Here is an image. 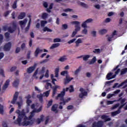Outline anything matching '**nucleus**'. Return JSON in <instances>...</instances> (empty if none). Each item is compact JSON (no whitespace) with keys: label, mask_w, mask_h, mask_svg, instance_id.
I'll use <instances>...</instances> for the list:
<instances>
[{"label":"nucleus","mask_w":127,"mask_h":127,"mask_svg":"<svg viewBox=\"0 0 127 127\" xmlns=\"http://www.w3.org/2000/svg\"><path fill=\"white\" fill-rule=\"evenodd\" d=\"M119 106H120V104L117 103L112 107V110H115V109H117V108H118Z\"/></svg>","instance_id":"nucleus-51"},{"label":"nucleus","mask_w":127,"mask_h":127,"mask_svg":"<svg viewBox=\"0 0 127 127\" xmlns=\"http://www.w3.org/2000/svg\"><path fill=\"white\" fill-rule=\"evenodd\" d=\"M42 50H40L39 48H37L36 51L34 53L35 57H38V54H39L41 52H42Z\"/></svg>","instance_id":"nucleus-18"},{"label":"nucleus","mask_w":127,"mask_h":127,"mask_svg":"<svg viewBox=\"0 0 127 127\" xmlns=\"http://www.w3.org/2000/svg\"><path fill=\"white\" fill-rule=\"evenodd\" d=\"M47 23V21L46 20H42L41 21V26L42 27H44L45 26V24Z\"/></svg>","instance_id":"nucleus-37"},{"label":"nucleus","mask_w":127,"mask_h":127,"mask_svg":"<svg viewBox=\"0 0 127 127\" xmlns=\"http://www.w3.org/2000/svg\"><path fill=\"white\" fill-rule=\"evenodd\" d=\"M114 96H115V94L109 93L107 95V99H111V98H112V97H114Z\"/></svg>","instance_id":"nucleus-49"},{"label":"nucleus","mask_w":127,"mask_h":127,"mask_svg":"<svg viewBox=\"0 0 127 127\" xmlns=\"http://www.w3.org/2000/svg\"><path fill=\"white\" fill-rule=\"evenodd\" d=\"M75 40H76L75 38L69 40L68 42H67V43L68 44H71V43H73Z\"/></svg>","instance_id":"nucleus-54"},{"label":"nucleus","mask_w":127,"mask_h":127,"mask_svg":"<svg viewBox=\"0 0 127 127\" xmlns=\"http://www.w3.org/2000/svg\"><path fill=\"white\" fill-rule=\"evenodd\" d=\"M82 33L83 34H87L88 33V30H87V29H86V28H84V29L83 30H82Z\"/></svg>","instance_id":"nucleus-50"},{"label":"nucleus","mask_w":127,"mask_h":127,"mask_svg":"<svg viewBox=\"0 0 127 127\" xmlns=\"http://www.w3.org/2000/svg\"><path fill=\"white\" fill-rule=\"evenodd\" d=\"M81 71V66H79L78 68H77L76 70L74 71V75H78V73Z\"/></svg>","instance_id":"nucleus-41"},{"label":"nucleus","mask_w":127,"mask_h":127,"mask_svg":"<svg viewBox=\"0 0 127 127\" xmlns=\"http://www.w3.org/2000/svg\"><path fill=\"white\" fill-rule=\"evenodd\" d=\"M112 75H113V73H112V72H110L107 74V75L106 76V78H107V80H111V79H113V78L111 77H112Z\"/></svg>","instance_id":"nucleus-35"},{"label":"nucleus","mask_w":127,"mask_h":127,"mask_svg":"<svg viewBox=\"0 0 127 127\" xmlns=\"http://www.w3.org/2000/svg\"><path fill=\"white\" fill-rule=\"evenodd\" d=\"M31 103H32V101L29 99H27L26 103L27 104V106H30V104H31Z\"/></svg>","instance_id":"nucleus-55"},{"label":"nucleus","mask_w":127,"mask_h":127,"mask_svg":"<svg viewBox=\"0 0 127 127\" xmlns=\"http://www.w3.org/2000/svg\"><path fill=\"white\" fill-rule=\"evenodd\" d=\"M43 31L44 32H46V31H47L48 32H52V30L47 27H45L43 29Z\"/></svg>","instance_id":"nucleus-32"},{"label":"nucleus","mask_w":127,"mask_h":127,"mask_svg":"<svg viewBox=\"0 0 127 127\" xmlns=\"http://www.w3.org/2000/svg\"><path fill=\"white\" fill-rule=\"evenodd\" d=\"M48 17V14L47 13L44 12L42 14V18L43 19H46Z\"/></svg>","instance_id":"nucleus-33"},{"label":"nucleus","mask_w":127,"mask_h":127,"mask_svg":"<svg viewBox=\"0 0 127 127\" xmlns=\"http://www.w3.org/2000/svg\"><path fill=\"white\" fill-rule=\"evenodd\" d=\"M31 23V19H30V20H29V22L28 23V25L25 29V30L26 32H27V31H28V30H29V28L30 27Z\"/></svg>","instance_id":"nucleus-26"},{"label":"nucleus","mask_w":127,"mask_h":127,"mask_svg":"<svg viewBox=\"0 0 127 127\" xmlns=\"http://www.w3.org/2000/svg\"><path fill=\"white\" fill-rule=\"evenodd\" d=\"M71 24L75 25V29L74 31L76 32H78V31H80L81 30V27H80V22L78 21H72L71 22Z\"/></svg>","instance_id":"nucleus-4"},{"label":"nucleus","mask_w":127,"mask_h":127,"mask_svg":"<svg viewBox=\"0 0 127 127\" xmlns=\"http://www.w3.org/2000/svg\"><path fill=\"white\" fill-rule=\"evenodd\" d=\"M74 78L70 77V75L69 74H67L65 75V78L64 79V85H67L68 83H70L72 80H73Z\"/></svg>","instance_id":"nucleus-5"},{"label":"nucleus","mask_w":127,"mask_h":127,"mask_svg":"<svg viewBox=\"0 0 127 127\" xmlns=\"http://www.w3.org/2000/svg\"><path fill=\"white\" fill-rule=\"evenodd\" d=\"M55 77L58 78L59 77V68H56L55 69Z\"/></svg>","instance_id":"nucleus-27"},{"label":"nucleus","mask_w":127,"mask_h":127,"mask_svg":"<svg viewBox=\"0 0 127 127\" xmlns=\"http://www.w3.org/2000/svg\"><path fill=\"white\" fill-rule=\"evenodd\" d=\"M4 35H5V38H9V33L8 32H6L5 34H4Z\"/></svg>","instance_id":"nucleus-63"},{"label":"nucleus","mask_w":127,"mask_h":127,"mask_svg":"<svg viewBox=\"0 0 127 127\" xmlns=\"http://www.w3.org/2000/svg\"><path fill=\"white\" fill-rule=\"evenodd\" d=\"M17 1H18V0H15L12 3V8H13V9H15V8H17Z\"/></svg>","instance_id":"nucleus-23"},{"label":"nucleus","mask_w":127,"mask_h":127,"mask_svg":"<svg viewBox=\"0 0 127 127\" xmlns=\"http://www.w3.org/2000/svg\"><path fill=\"white\" fill-rule=\"evenodd\" d=\"M104 126V123L102 121H99L97 123L94 122L92 124V127H103Z\"/></svg>","instance_id":"nucleus-7"},{"label":"nucleus","mask_w":127,"mask_h":127,"mask_svg":"<svg viewBox=\"0 0 127 127\" xmlns=\"http://www.w3.org/2000/svg\"><path fill=\"white\" fill-rule=\"evenodd\" d=\"M75 43H78L79 44H80V43H82V39H81L80 38L77 39L75 41Z\"/></svg>","instance_id":"nucleus-62"},{"label":"nucleus","mask_w":127,"mask_h":127,"mask_svg":"<svg viewBox=\"0 0 127 127\" xmlns=\"http://www.w3.org/2000/svg\"><path fill=\"white\" fill-rule=\"evenodd\" d=\"M79 4L81 5V6H83V7H85V8H88V5L87 4L82 2H79Z\"/></svg>","instance_id":"nucleus-36"},{"label":"nucleus","mask_w":127,"mask_h":127,"mask_svg":"<svg viewBox=\"0 0 127 127\" xmlns=\"http://www.w3.org/2000/svg\"><path fill=\"white\" fill-rule=\"evenodd\" d=\"M79 91L81 92V93H80L79 95L80 99L83 98L84 96H87V95H88V92H87V91H84L85 90H84V88L82 87L79 89Z\"/></svg>","instance_id":"nucleus-6"},{"label":"nucleus","mask_w":127,"mask_h":127,"mask_svg":"<svg viewBox=\"0 0 127 127\" xmlns=\"http://www.w3.org/2000/svg\"><path fill=\"white\" fill-rule=\"evenodd\" d=\"M3 40V36L2 35L0 34V44L2 43V41Z\"/></svg>","instance_id":"nucleus-56"},{"label":"nucleus","mask_w":127,"mask_h":127,"mask_svg":"<svg viewBox=\"0 0 127 127\" xmlns=\"http://www.w3.org/2000/svg\"><path fill=\"white\" fill-rule=\"evenodd\" d=\"M49 94H50V90H48L46 92H44L43 95H44V96L48 97V96H49Z\"/></svg>","instance_id":"nucleus-45"},{"label":"nucleus","mask_w":127,"mask_h":127,"mask_svg":"<svg viewBox=\"0 0 127 127\" xmlns=\"http://www.w3.org/2000/svg\"><path fill=\"white\" fill-rule=\"evenodd\" d=\"M121 112L120 110H117L116 111L111 112V116H112V117H115V116H117V115H119V114Z\"/></svg>","instance_id":"nucleus-29"},{"label":"nucleus","mask_w":127,"mask_h":127,"mask_svg":"<svg viewBox=\"0 0 127 127\" xmlns=\"http://www.w3.org/2000/svg\"><path fill=\"white\" fill-rule=\"evenodd\" d=\"M82 58H83V61H87L88 59L90 58V55H84V56H83Z\"/></svg>","instance_id":"nucleus-34"},{"label":"nucleus","mask_w":127,"mask_h":127,"mask_svg":"<svg viewBox=\"0 0 127 127\" xmlns=\"http://www.w3.org/2000/svg\"><path fill=\"white\" fill-rule=\"evenodd\" d=\"M100 49H95L93 51V53H100Z\"/></svg>","instance_id":"nucleus-57"},{"label":"nucleus","mask_w":127,"mask_h":127,"mask_svg":"<svg viewBox=\"0 0 127 127\" xmlns=\"http://www.w3.org/2000/svg\"><path fill=\"white\" fill-rule=\"evenodd\" d=\"M38 70H39V68H37L36 70H35V71L34 72V73L33 74L34 77H35V76H36V75H37V73H38Z\"/></svg>","instance_id":"nucleus-61"},{"label":"nucleus","mask_w":127,"mask_h":127,"mask_svg":"<svg viewBox=\"0 0 127 127\" xmlns=\"http://www.w3.org/2000/svg\"><path fill=\"white\" fill-rule=\"evenodd\" d=\"M26 13L24 12L20 13V14L18 16V19H23L25 17Z\"/></svg>","instance_id":"nucleus-19"},{"label":"nucleus","mask_w":127,"mask_h":127,"mask_svg":"<svg viewBox=\"0 0 127 127\" xmlns=\"http://www.w3.org/2000/svg\"><path fill=\"white\" fill-rule=\"evenodd\" d=\"M107 32H108V31L106 29H101L99 31V33L101 35L106 34Z\"/></svg>","instance_id":"nucleus-31"},{"label":"nucleus","mask_w":127,"mask_h":127,"mask_svg":"<svg viewBox=\"0 0 127 127\" xmlns=\"http://www.w3.org/2000/svg\"><path fill=\"white\" fill-rule=\"evenodd\" d=\"M3 106L0 104V115H3Z\"/></svg>","instance_id":"nucleus-39"},{"label":"nucleus","mask_w":127,"mask_h":127,"mask_svg":"<svg viewBox=\"0 0 127 127\" xmlns=\"http://www.w3.org/2000/svg\"><path fill=\"white\" fill-rule=\"evenodd\" d=\"M44 119V115H41L40 118H37L36 120V124L37 125H40L41 122H43Z\"/></svg>","instance_id":"nucleus-16"},{"label":"nucleus","mask_w":127,"mask_h":127,"mask_svg":"<svg viewBox=\"0 0 127 127\" xmlns=\"http://www.w3.org/2000/svg\"><path fill=\"white\" fill-rule=\"evenodd\" d=\"M9 13H10V11H9V10L6 11V12H4L3 16H4V17H6L7 16H8Z\"/></svg>","instance_id":"nucleus-43"},{"label":"nucleus","mask_w":127,"mask_h":127,"mask_svg":"<svg viewBox=\"0 0 127 127\" xmlns=\"http://www.w3.org/2000/svg\"><path fill=\"white\" fill-rule=\"evenodd\" d=\"M44 96V95L41 93L37 95V98H38V99H39V100L41 103H42V102H43V96Z\"/></svg>","instance_id":"nucleus-21"},{"label":"nucleus","mask_w":127,"mask_h":127,"mask_svg":"<svg viewBox=\"0 0 127 127\" xmlns=\"http://www.w3.org/2000/svg\"><path fill=\"white\" fill-rule=\"evenodd\" d=\"M65 74H66V75H68V71L64 70L62 71L61 73V75H62V76H65Z\"/></svg>","instance_id":"nucleus-42"},{"label":"nucleus","mask_w":127,"mask_h":127,"mask_svg":"<svg viewBox=\"0 0 127 127\" xmlns=\"http://www.w3.org/2000/svg\"><path fill=\"white\" fill-rule=\"evenodd\" d=\"M9 82H10L9 79H7V80H6L4 84L2 87V90H3V91H4L5 89L8 87V85H9Z\"/></svg>","instance_id":"nucleus-17"},{"label":"nucleus","mask_w":127,"mask_h":127,"mask_svg":"<svg viewBox=\"0 0 127 127\" xmlns=\"http://www.w3.org/2000/svg\"><path fill=\"white\" fill-rule=\"evenodd\" d=\"M127 72V68H125L121 70V75H124Z\"/></svg>","instance_id":"nucleus-40"},{"label":"nucleus","mask_w":127,"mask_h":127,"mask_svg":"<svg viewBox=\"0 0 127 127\" xmlns=\"http://www.w3.org/2000/svg\"><path fill=\"white\" fill-rule=\"evenodd\" d=\"M21 48L22 50H24V48H25V43H23V44H22V45H21Z\"/></svg>","instance_id":"nucleus-64"},{"label":"nucleus","mask_w":127,"mask_h":127,"mask_svg":"<svg viewBox=\"0 0 127 127\" xmlns=\"http://www.w3.org/2000/svg\"><path fill=\"white\" fill-rule=\"evenodd\" d=\"M61 87L59 85H55V86L53 87V97H54L55 95H56V93H57V89H60Z\"/></svg>","instance_id":"nucleus-14"},{"label":"nucleus","mask_w":127,"mask_h":127,"mask_svg":"<svg viewBox=\"0 0 127 127\" xmlns=\"http://www.w3.org/2000/svg\"><path fill=\"white\" fill-rule=\"evenodd\" d=\"M16 66L12 67L10 69V72H13L14 71H15V70H16Z\"/></svg>","instance_id":"nucleus-59"},{"label":"nucleus","mask_w":127,"mask_h":127,"mask_svg":"<svg viewBox=\"0 0 127 127\" xmlns=\"http://www.w3.org/2000/svg\"><path fill=\"white\" fill-rule=\"evenodd\" d=\"M15 30H16V23H12V28L11 27H8V31L10 33H13Z\"/></svg>","instance_id":"nucleus-8"},{"label":"nucleus","mask_w":127,"mask_h":127,"mask_svg":"<svg viewBox=\"0 0 127 127\" xmlns=\"http://www.w3.org/2000/svg\"><path fill=\"white\" fill-rule=\"evenodd\" d=\"M45 77L46 78H48V77H49V70H47L45 75Z\"/></svg>","instance_id":"nucleus-58"},{"label":"nucleus","mask_w":127,"mask_h":127,"mask_svg":"<svg viewBox=\"0 0 127 127\" xmlns=\"http://www.w3.org/2000/svg\"><path fill=\"white\" fill-rule=\"evenodd\" d=\"M53 103V101L52 100L49 101L48 103L47 108H49L50 107H51V106H52Z\"/></svg>","instance_id":"nucleus-48"},{"label":"nucleus","mask_w":127,"mask_h":127,"mask_svg":"<svg viewBox=\"0 0 127 127\" xmlns=\"http://www.w3.org/2000/svg\"><path fill=\"white\" fill-rule=\"evenodd\" d=\"M119 101H121V105H125V102L127 101V99H126V98L122 99V98H119Z\"/></svg>","instance_id":"nucleus-38"},{"label":"nucleus","mask_w":127,"mask_h":127,"mask_svg":"<svg viewBox=\"0 0 127 127\" xmlns=\"http://www.w3.org/2000/svg\"><path fill=\"white\" fill-rule=\"evenodd\" d=\"M16 114L18 115L17 119L14 122L15 125H18L19 127H28V126H32L33 122H26L24 120L22 111L21 112L19 110L16 111Z\"/></svg>","instance_id":"nucleus-1"},{"label":"nucleus","mask_w":127,"mask_h":127,"mask_svg":"<svg viewBox=\"0 0 127 127\" xmlns=\"http://www.w3.org/2000/svg\"><path fill=\"white\" fill-rule=\"evenodd\" d=\"M60 46V43H54L50 47V49H54V48H57Z\"/></svg>","instance_id":"nucleus-20"},{"label":"nucleus","mask_w":127,"mask_h":127,"mask_svg":"<svg viewBox=\"0 0 127 127\" xmlns=\"http://www.w3.org/2000/svg\"><path fill=\"white\" fill-rule=\"evenodd\" d=\"M18 98V92H16L13 96V98L11 102V104L14 105V104H15V102H16Z\"/></svg>","instance_id":"nucleus-13"},{"label":"nucleus","mask_w":127,"mask_h":127,"mask_svg":"<svg viewBox=\"0 0 127 127\" xmlns=\"http://www.w3.org/2000/svg\"><path fill=\"white\" fill-rule=\"evenodd\" d=\"M11 48V43L8 42L4 45L3 47L4 51H9Z\"/></svg>","instance_id":"nucleus-9"},{"label":"nucleus","mask_w":127,"mask_h":127,"mask_svg":"<svg viewBox=\"0 0 127 127\" xmlns=\"http://www.w3.org/2000/svg\"><path fill=\"white\" fill-rule=\"evenodd\" d=\"M92 21H93L92 19H91V18L88 19L87 20H86V21H85L82 23V24H81L82 27H83V28H87V27H88V26H87V23L92 22Z\"/></svg>","instance_id":"nucleus-11"},{"label":"nucleus","mask_w":127,"mask_h":127,"mask_svg":"<svg viewBox=\"0 0 127 127\" xmlns=\"http://www.w3.org/2000/svg\"><path fill=\"white\" fill-rule=\"evenodd\" d=\"M45 72V67H43L42 68V69L40 71V74H43V73H44Z\"/></svg>","instance_id":"nucleus-60"},{"label":"nucleus","mask_w":127,"mask_h":127,"mask_svg":"<svg viewBox=\"0 0 127 127\" xmlns=\"http://www.w3.org/2000/svg\"><path fill=\"white\" fill-rule=\"evenodd\" d=\"M64 96H65V91H62L60 93H59L56 97V100H59L62 101L60 102V105H65L66 103H68V100L66 99H64Z\"/></svg>","instance_id":"nucleus-2"},{"label":"nucleus","mask_w":127,"mask_h":127,"mask_svg":"<svg viewBox=\"0 0 127 127\" xmlns=\"http://www.w3.org/2000/svg\"><path fill=\"white\" fill-rule=\"evenodd\" d=\"M96 61V57H94L91 61H90V62L89 63V64H94V63H95Z\"/></svg>","instance_id":"nucleus-44"},{"label":"nucleus","mask_w":127,"mask_h":127,"mask_svg":"<svg viewBox=\"0 0 127 127\" xmlns=\"http://www.w3.org/2000/svg\"><path fill=\"white\" fill-rule=\"evenodd\" d=\"M0 75H1V76H2V77H4V71L3 69H0Z\"/></svg>","instance_id":"nucleus-52"},{"label":"nucleus","mask_w":127,"mask_h":127,"mask_svg":"<svg viewBox=\"0 0 127 127\" xmlns=\"http://www.w3.org/2000/svg\"><path fill=\"white\" fill-rule=\"evenodd\" d=\"M42 110V106L40 107L38 109H34L31 113L30 115L33 116V117H34V113H39L41 112Z\"/></svg>","instance_id":"nucleus-15"},{"label":"nucleus","mask_w":127,"mask_h":127,"mask_svg":"<svg viewBox=\"0 0 127 127\" xmlns=\"http://www.w3.org/2000/svg\"><path fill=\"white\" fill-rule=\"evenodd\" d=\"M127 104V103H125L124 104H121V105L119 107L118 111H120V113H121V109H123V108H124V107H125V106H126V105Z\"/></svg>","instance_id":"nucleus-47"},{"label":"nucleus","mask_w":127,"mask_h":127,"mask_svg":"<svg viewBox=\"0 0 127 127\" xmlns=\"http://www.w3.org/2000/svg\"><path fill=\"white\" fill-rule=\"evenodd\" d=\"M19 84V79H17L13 82L12 85L15 88H17V87H18Z\"/></svg>","instance_id":"nucleus-22"},{"label":"nucleus","mask_w":127,"mask_h":127,"mask_svg":"<svg viewBox=\"0 0 127 127\" xmlns=\"http://www.w3.org/2000/svg\"><path fill=\"white\" fill-rule=\"evenodd\" d=\"M63 91H64V94H65V92H68V91H69V93H73L74 92V87L73 85H70L69 87L64 88Z\"/></svg>","instance_id":"nucleus-10"},{"label":"nucleus","mask_w":127,"mask_h":127,"mask_svg":"<svg viewBox=\"0 0 127 127\" xmlns=\"http://www.w3.org/2000/svg\"><path fill=\"white\" fill-rule=\"evenodd\" d=\"M27 22V19H25L23 20L20 21H19V24L22 26V25H25V24H26V23Z\"/></svg>","instance_id":"nucleus-28"},{"label":"nucleus","mask_w":127,"mask_h":127,"mask_svg":"<svg viewBox=\"0 0 127 127\" xmlns=\"http://www.w3.org/2000/svg\"><path fill=\"white\" fill-rule=\"evenodd\" d=\"M36 66H37V64H35L33 66H30L27 68V72L29 73V74L32 73V72L35 70Z\"/></svg>","instance_id":"nucleus-12"},{"label":"nucleus","mask_w":127,"mask_h":127,"mask_svg":"<svg viewBox=\"0 0 127 127\" xmlns=\"http://www.w3.org/2000/svg\"><path fill=\"white\" fill-rule=\"evenodd\" d=\"M54 42L55 43L56 42H61V39L60 38H55L54 39Z\"/></svg>","instance_id":"nucleus-53"},{"label":"nucleus","mask_w":127,"mask_h":127,"mask_svg":"<svg viewBox=\"0 0 127 127\" xmlns=\"http://www.w3.org/2000/svg\"><path fill=\"white\" fill-rule=\"evenodd\" d=\"M124 84H125V82H124L121 83L119 85L118 83H116L114 84V86H113V88L114 89H115V88H116V87H117V88H120V87H122V86H124ZM118 85H119V86H118Z\"/></svg>","instance_id":"nucleus-24"},{"label":"nucleus","mask_w":127,"mask_h":127,"mask_svg":"<svg viewBox=\"0 0 127 127\" xmlns=\"http://www.w3.org/2000/svg\"><path fill=\"white\" fill-rule=\"evenodd\" d=\"M22 113L23 114V117H24V121L26 122H32L33 125L34 124V121L32 120V118H33V115H30L28 117L26 116V113L24 112V109L22 110Z\"/></svg>","instance_id":"nucleus-3"},{"label":"nucleus","mask_w":127,"mask_h":127,"mask_svg":"<svg viewBox=\"0 0 127 127\" xmlns=\"http://www.w3.org/2000/svg\"><path fill=\"white\" fill-rule=\"evenodd\" d=\"M66 60H67L66 56H64L59 59V61H60V62H64V61H66Z\"/></svg>","instance_id":"nucleus-30"},{"label":"nucleus","mask_w":127,"mask_h":127,"mask_svg":"<svg viewBox=\"0 0 127 127\" xmlns=\"http://www.w3.org/2000/svg\"><path fill=\"white\" fill-rule=\"evenodd\" d=\"M64 12H68V11H69V12H70V11H73V9H71V8H67L66 9H64Z\"/></svg>","instance_id":"nucleus-46"},{"label":"nucleus","mask_w":127,"mask_h":127,"mask_svg":"<svg viewBox=\"0 0 127 127\" xmlns=\"http://www.w3.org/2000/svg\"><path fill=\"white\" fill-rule=\"evenodd\" d=\"M52 111L53 112H55L56 114L58 113V110H57V106L56 105H54L52 107Z\"/></svg>","instance_id":"nucleus-25"}]
</instances>
